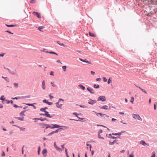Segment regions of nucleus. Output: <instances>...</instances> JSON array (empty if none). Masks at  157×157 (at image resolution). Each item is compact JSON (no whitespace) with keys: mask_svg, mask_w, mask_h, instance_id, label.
<instances>
[{"mask_svg":"<svg viewBox=\"0 0 157 157\" xmlns=\"http://www.w3.org/2000/svg\"><path fill=\"white\" fill-rule=\"evenodd\" d=\"M51 124L53 125L52 126V127H51V128H52V129L57 128H60V127H64V128H68V127H66V126H60V125H59L58 124Z\"/></svg>","mask_w":157,"mask_h":157,"instance_id":"f257e3e1","label":"nucleus"},{"mask_svg":"<svg viewBox=\"0 0 157 157\" xmlns=\"http://www.w3.org/2000/svg\"><path fill=\"white\" fill-rule=\"evenodd\" d=\"M97 101H106L105 97L104 96H100L98 98Z\"/></svg>","mask_w":157,"mask_h":157,"instance_id":"f03ea898","label":"nucleus"},{"mask_svg":"<svg viewBox=\"0 0 157 157\" xmlns=\"http://www.w3.org/2000/svg\"><path fill=\"white\" fill-rule=\"evenodd\" d=\"M132 117L133 118L136 119H137L140 121H141L142 120L141 118L139 115L133 114H132Z\"/></svg>","mask_w":157,"mask_h":157,"instance_id":"7ed1b4c3","label":"nucleus"},{"mask_svg":"<svg viewBox=\"0 0 157 157\" xmlns=\"http://www.w3.org/2000/svg\"><path fill=\"white\" fill-rule=\"evenodd\" d=\"M33 119L36 120L35 121V122H37V121L36 120H40L42 121H48V120L45 117L42 118V117H41L40 118H35Z\"/></svg>","mask_w":157,"mask_h":157,"instance_id":"20e7f679","label":"nucleus"},{"mask_svg":"<svg viewBox=\"0 0 157 157\" xmlns=\"http://www.w3.org/2000/svg\"><path fill=\"white\" fill-rule=\"evenodd\" d=\"M97 101L95 100H93L91 99H90L88 100V103L89 104L93 105L94 104L96 103Z\"/></svg>","mask_w":157,"mask_h":157,"instance_id":"39448f33","label":"nucleus"},{"mask_svg":"<svg viewBox=\"0 0 157 157\" xmlns=\"http://www.w3.org/2000/svg\"><path fill=\"white\" fill-rule=\"evenodd\" d=\"M44 113V116L50 118L52 117V116H51L50 114H49L48 112L46 111Z\"/></svg>","mask_w":157,"mask_h":157,"instance_id":"423d86ee","label":"nucleus"},{"mask_svg":"<svg viewBox=\"0 0 157 157\" xmlns=\"http://www.w3.org/2000/svg\"><path fill=\"white\" fill-rule=\"evenodd\" d=\"M47 151L46 149H44L42 151V153L44 157H46L47 155Z\"/></svg>","mask_w":157,"mask_h":157,"instance_id":"0eeeda50","label":"nucleus"},{"mask_svg":"<svg viewBox=\"0 0 157 157\" xmlns=\"http://www.w3.org/2000/svg\"><path fill=\"white\" fill-rule=\"evenodd\" d=\"M33 14L36 16L38 18H40L41 17L40 13L34 11L33 12Z\"/></svg>","mask_w":157,"mask_h":157,"instance_id":"6e6552de","label":"nucleus"},{"mask_svg":"<svg viewBox=\"0 0 157 157\" xmlns=\"http://www.w3.org/2000/svg\"><path fill=\"white\" fill-rule=\"evenodd\" d=\"M54 146L55 148L58 151H59V152H61L62 151V150L61 148L60 147H58L56 144V143L55 142H54Z\"/></svg>","mask_w":157,"mask_h":157,"instance_id":"1a4fd4ad","label":"nucleus"},{"mask_svg":"<svg viewBox=\"0 0 157 157\" xmlns=\"http://www.w3.org/2000/svg\"><path fill=\"white\" fill-rule=\"evenodd\" d=\"M79 60L82 61V62H85V63H88V64H91V63L89 62V61L88 60H86V59H82V58H79Z\"/></svg>","mask_w":157,"mask_h":157,"instance_id":"9d476101","label":"nucleus"},{"mask_svg":"<svg viewBox=\"0 0 157 157\" xmlns=\"http://www.w3.org/2000/svg\"><path fill=\"white\" fill-rule=\"evenodd\" d=\"M87 90L92 94H94V90L90 87H88L87 88Z\"/></svg>","mask_w":157,"mask_h":157,"instance_id":"9b49d317","label":"nucleus"},{"mask_svg":"<svg viewBox=\"0 0 157 157\" xmlns=\"http://www.w3.org/2000/svg\"><path fill=\"white\" fill-rule=\"evenodd\" d=\"M117 141L118 140L115 139L112 142H111L110 141L109 144L110 145H113L114 144V143H116L117 144H118L119 143H117Z\"/></svg>","mask_w":157,"mask_h":157,"instance_id":"f8f14e48","label":"nucleus"},{"mask_svg":"<svg viewBox=\"0 0 157 157\" xmlns=\"http://www.w3.org/2000/svg\"><path fill=\"white\" fill-rule=\"evenodd\" d=\"M25 104L26 105H27L28 106H33L34 109H36V106L34 105L36 104L35 103H33V104L28 103H25Z\"/></svg>","mask_w":157,"mask_h":157,"instance_id":"ddd939ff","label":"nucleus"},{"mask_svg":"<svg viewBox=\"0 0 157 157\" xmlns=\"http://www.w3.org/2000/svg\"><path fill=\"white\" fill-rule=\"evenodd\" d=\"M25 110L22 111L19 114L20 116L22 117V116H25V115L24 113L26 111L28 110Z\"/></svg>","mask_w":157,"mask_h":157,"instance_id":"4468645a","label":"nucleus"},{"mask_svg":"<svg viewBox=\"0 0 157 157\" xmlns=\"http://www.w3.org/2000/svg\"><path fill=\"white\" fill-rule=\"evenodd\" d=\"M108 106L107 105H105L104 106H99V108L101 109H106L107 110Z\"/></svg>","mask_w":157,"mask_h":157,"instance_id":"2eb2a0df","label":"nucleus"},{"mask_svg":"<svg viewBox=\"0 0 157 157\" xmlns=\"http://www.w3.org/2000/svg\"><path fill=\"white\" fill-rule=\"evenodd\" d=\"M5 25L7 27H14L16 26H17L16 24H15V25H7V24H6Z\"/></svg>","mask_w":157,"mask_h":157,"instance_id":"dca6fc26","label":"nucleus"},{"mask_svg":"<svg viewBox=\"0 0 157 157\" xmlns=\"http://www.w3.org/2000/svg\"><path fill=\"white\" fill-rule=\"evenodd\" d=\"M140 143L143 146H145L147 145V143L144 140H141L140 141Z\"/></svg>","mask_w":157,"mask_h":157,"instance_id":"f3484780","label":"nucleus"},{"mask_svg":"<svg viewBox=\"0 0 157 157\" xmlns=\"http://www.w3.org/2000/svg\"><path fill=\"white\" fill-rule=\"evenodd\" d=\"M122 133V132H121L119 133H112V135L114 136H120L121 135Z\"/></svg>","mask_w":157,"mask_h":157,"instance_id":"a211bd4d","label":"nucleus"},{"mask_svg":"<svg viewBox=\"0 0 157 157\" xmlns=\"http://www.w3.org/2000/svg\"><path fill=\"white\" fill-rule=\"evenodd\" d=\"M42 88L43 90H45V81L43 80L42 82Z\"/></svg>","mask_w":157,"mask_h":157,"instance_id":"6ab92c4d","label":"nucleus"},{"mask_svg":"<svg viewBox=\"0 0 157 157\" xmlns=\"http://www.w3.org/2000/svg\"><path fill=\"white\" fill-rule=\"evenodd\" d=\"M78 86L79 87H80L82 90H84L85 89V87L82 84L79 85Z\"/></svg>","mask_w":157,"mask_h":157,"instance_id":"aec40b11","label":"nucleus"},{"mask_svg":"<svg viewBox=\"0 0 157 157\" xmlns=\"http://www.w3.org/2000/svg\"><path fill=\"white\" fill-rule=\"evenodd\" d=\"M15 118L16 119H18L19 120L21 121H24V117H15Z\"/></svg>","mask_w":157,"mask_h":157,"instance_id":"412c9836","label":"nucleus"},{"mask_svg":"<svg viewBox=\"0 0 157 157\" xmlns=\"http://www.w3.org/2000/svg\"><path fill=\"white\" fill-rule=\"evenodd\" d=\"M9 72L12 74L15 75L16 73V70L14 71H11V70H10Z\"/></svg>","mask_w":157,"mask_h":157,"instance_id":"4be33fe9","label":"nucleus"},{"mask_svg":"<svg viewBox=\"0 0 157 157\" xmlns=\"http://www.w3.org/2000/svg\"><path fill=\"white\" fill-rule=\"evenodd\" d=\"M61 101L63 102L64 101V100L61 98L59 99L58 100V101L56 103V104H58L59 102Z\"/></svg>","mask_w":157,"mask_h":157,"instance_id":"5701e85b","label":"nucleus"},{"mask_svg":"<svg viewBox=\"0 0 157 157\" xmlns=\"http://www.w3.org/2000/svg\"><path fill=\"white\" fill-rule=\"evenodd\" d=\"M46 126H47V127H46L45 128L44 130V132H45V129H48V128H50L52 129L51 127H52V126H51L50 124H46Z\"/></svg>","mask_w":157,"mask_h":157,"instance_id":"b1692460","label":"nucleus"},{"mask_svg":"<svg viewBox=\"0 0 157 157\" xmlns=\"http://www.w3.org/2000/svg\"><path fill=\"white\" fill-rule=\"evenodd\" d=\"M92 148V146L91 144H90V151H91V154L92 156H93L94 154V151L93 150H91V148Z\"/></svg>","mask_w":157,"mask_h":157,"instance_id":"393cba45","label":"nucleus"},{"mask_svg":"<svg viewBox=\"0 0 157 157\" xmlns=\"http://www.w3.org/2000/svg\"><path fill=\"white\" fill-rule=\"evenodd\" d=\"M57 43L59 45L62 46H63V47H65L64 44L63 43H60L59 41H57Z\"/></svg>","mask_w":157,"mask_h":157,"instance_id":"a878e982","label":"nucleus"},{"mask_svg":"<svg viewBox=\"0 0 157 157\" xmlns=\"http://www.w3.org/2000/svg\"><path fill=\"white\" fill-rule=\"evenodd\" d=\"M100 116L101 117H103L104 116H105L107 117H108L109 116L107 115L106 114H102L101 113H100L99 114Z\"/></svg>","mask_w":157,"mask_h":157,"instance_id":"bb28decb","label":"nucleus"},{"mask_svg":"<svg viewBox=\"0 0 157 157\" xmlns=\"http://www.w3.org/2000/svg\"><path fill=\"white\" fill-rule=\"evenodd\" d=\"M41 149H40V146H39L38 148V155H40V152Z\"/></svg>","mask_w":157,"mask_h":157,"instance_id":"cd10ccee","label":"nucleus"},{"mask_svg":"<svg viewBox=\"0 0 157 157\" xmlns=\"http://www.w3.org/2000/svg\"><path fill=\"white\" fill-rule=\"evenodd\" d=\"M45 28V27L44 26H41L39 27L37 29H38L39 30V31H40L42 32V31L41 30V29H43V28Z\"/></svg>","mask_w":157,"mask_h":157,"instance_id":"c85d7f7f","label":"nucleus"},{"mask_svg":"<svg viewBox=\"0 0 157 157\" xmlns=\"http://www.w3.org/2000/svg\"><path fill=\"white\" fill-rule=\"evenodd\" d=\"M0 99L2 101H5V100H6L4 95H2Z\"/></svg>","mask_w":157,"mask_h":157,"instance_id":"c756f323","label":"nucleus"},{"mask_svg":"<svg viewBox=\"0 0 157 157\" xmlns=\"http://www.w3.org/2000/svg\"><path fill=\"white\" fill-rule=\"evenodd\" d=\"M100 87V86L99 85H96V84H94V87L95 89H98Z\"/></svg>","mask_w":157,"mask_h":157,"instance_id":"7c9ffc66","label":"nucleus"},{"mask_svg":"<svg viewBox=\"0 0 157 157\" xmlns=\"http://www.w3.org/2000/svg\"><path fill=\"white\" fill-rule=\"evenodd\" d=\"M89 36H91V37H95V36L94 34L93 33H92L90 32H89Z\"/></svg>","mask_w":157,"mask_h":157,"instance_id":"2f4dec72","label":"nucleus"},{"mask_svg":"<svg viewBox=\"0 0 157 157\" xmlns=\"http://www.w3.org/2000/svg\"><path fill=\"white\" fill-rule=\"evenodd\" d=\"M65 150L66 155V156H67V157H69V156L68 155V154L67 149L66 148H65Z\"/></svg>","mask_w":157,"mask_h":157,"instance_id":"473e14b6","label":"nucleus"},{"mask_svg":"<svg viewBox=\"0 0 157 157\" xmlns=\"http://www.w3.org/2000/svg\"><path fill=\"white\" fill-rule=\"evenodd\" d=\"M39 125L41 126L42 128H44L45 126H46V124H44L43 123H40L39 124Z\"/></svg>","mask_w":157,"mask_h":157,"instance_id":"72a5a7b5","label":"nucleus"},{"mask_svg":"<svg viewBox=\"0 0 157 157\" xmlns=\"http://www.w3.org/2000/svg\"><path fill=\"white\" fill-rule=\"evenodd\" d=\"M2 78H4L6 81L8 82H9V79L7 77H5L3 76H2Z\"/></svg>","mask_w":157,"mask_h":157,"instance_id":"f704fd0d","label":"nucleus"},{"mask_svg":"<svg viewBox=\"0 0 157 157\" xmlns=\"http://www.w3.org/2000/svg\"><path fill=\"white\" fill-rule=\"evenodd\" d=\"M107 137H108V138H109L112 139H117V138L120 137H115V136H112L111 137L107 136Z\"/></svg>","mask_w":157,"mask_h":157,"instance_id":"c9c22d12","label":"nucleus"},{"mask_svg":"<svg viewBox=\"0 0 157 157\" xmlns=\"http://www.w3.org/2000/svg\"><path fill=\"white\" fill-rule=\"evenodd\" d=\"M21 98V97H17L14 98H12L11 99H13L18 100Z\"/></svg>","mask_w":157,"mask_h":157,"instance_id":"e433bc0d","label":"nucleus"},{"mask_svg":"<svg viewBox=\"0 0 157 157\" xmlns=\"http://www.w3.org/2000/svg\"><path fill=\"white\" fill-rule=\"evenodd\" d=\"M139 88L145 94H147V92L145 90L143 89L140 87H139Z\"/></svg>","mask_w":157,"mask_h":157,"instance_id":"4c0bfd02","label":"nucleus"},{"mask_svg":"<svg viewBox=\"0 0 157 157\" xmlns=\"http://www.w3.org/2000/svg\"><path fill=\"white\" fill-rule=\"evenodd\" d=\"M56 106L58 108H60V109H61V107H62V104H59V103L58 104H56Z\"/></svg>","mask_w":157,"mask_h":157,"instance_id":"58836bf2","label":"nucleus"},{"mask_svg":"<svg viewBox=\"0 0 157 157\" xmlns=\"http://www.w3.org/2000/svg\"><path fill=\"white\" fill-rule=\"evenodd\" d=\"M155 157V153L154 151H153L152 153V155L151 157Z\"/></svg>","mask_w":157,"mask_h":157,"instance_id":"ea45409f","label":"nucleus"},{"mask_svg":"<svg viewBox=\"0 0 157 157\" xmlns=\"http://www.w3.org/2000/svg\"><path fill=\"white\" fill-rule=\"evenodd\" d=\"M49 53L50 54H55V55H56L57 56H58V54L56 53V52H53V51H50L49 52Z\"/></svg>","mask_w":157,"mask_h":157,"instance_id":"a19ab883","label":"nucleus"},{"mask_svg":"<svg viewBox=\"0 0 157 157\" xmlns=\"http://www.w3.org/2000/svg\"><path fill=\"white\" fill-rule=\"evenodd\" d=\"M62 67L64 71H66L67 67L66 66H63Z\"/></svg>","mask_w":157,"mask_h":157,"instance_id":"79ce46f5","label":"nucleus"},{"mask_svg":"<svg viewBox=\"0 0 157 157\" xmlns=\"http://www.w3.org/2000/svg\"><path fill=\"white\" fill-rule=\"evenodd\" d=\"M111 81H112V78H109L108 81V82H107L108 84H109L111 82Z\"/></svg>","mask_w":157,"mask_h":157,"instance_id":"37998d69","label":"nucleus"},{"mask_svg":"<svg viewBox=\"0 0 157 157\" xmlns=\"http://www.w3.org/2000/svg\"><path fill=\"white\" fill-rule=\"evenodd\" d=\"M98 137L100 139H102L103 140L104 139V138L103 137L101 136L100 134H98Z\"/></svg>","mask_w":157,"mask_h":157,"instance_id":"c03bdc74","label":"nucleus"},{"mask_svg":"<svg viewBox=\"0 0 157 157\" xmlns=\"http://www.w3.org/2000/svg\"><path fill=\"white\" fill-rule=\"evenodd\" d=\"M134 100V98L133 97H132L131 98V99L130 100V102L132 104L133 103V101Z\"/></svg>","mask_w":157,"mask_h":157,"instance_id":"a18cd8bd","label":"nucleus"},{"mask_svg":"<svg viewBox=\"0 0 157 157\" xmlns=\"http://www.w3.org/2000/svg\"><path fill=\"white\" fill-rule=\"evenodd\" d=\"M51 84L52 86L54 87H55L56 86V85L55 84H54V82H51Z\"/></svg>","mask_w":157,"mask_h":157,"instance_id":"49530a36","label":"nucleus"},{"mask_svg":"<svg viewBox=\"0 0 157 157\" xmlns=\"http://www.w3.org/2000/svg\"><path fill=\"white\" fill-rule=\"evenodd\" d=\"M79 105L81 108H87V106L85 105Z\"/></svg>","mask_w":157,"mask_h":157,"instance_id":"de8ad7c7","label":"nucleus"},{"mask_svg":"<svg viewBox=\"0 0 157 157\" xmlns=\"http://www.w3.org/2000/svg\"><path fill=\"white\" fill-rule=\"evenodd\" d=\"M54 133H55L54 131H52V132H51L50 133H49L48 135V136H52V135H53V134H54Z\"/></svg>","mask_w":157,"mask_h":157,"instance_id":"09e8293b","label":"nucleus"},{"mask_svg":"<svg viewBox=\"0 0 157 157\" xmlns=\"http://www.w3.org/2000/svg\"><path fill=\"white\" fill-rule=\"evenodd\" d=\"M73 114L74 115H75V116L77 117H78V116L79 115V114H78L76 112H74L73 113Z\"/></svg>","mask_w":157,"mask_h":157,"instance_id":"8fccbe9b","label":"nucleus"},{"mask_svg":"<svg viewBox=\"0 0 157 157\" xmlns=\"http://www.w3.org/2000/svg\"><path fill=\"white\" fill-rule=\"evenodd\" d=\"M13 85H14V86L15 87L17 88L18 87V83H15L13 84Z\"/></svg>","mask_w":157,"mask_h":157,"instance_id":"3c124183","label":"nucleus"},{"mask_svg":"<svg viewBox=\"0 0 157 157\" xmlns=\"http://www.w3.org/2000/svg\"><path fill=\"white\" fill-rule=\"evenodd\" d=\"M40 111L42 112H45L46 111V110H45V109L44 108H41L40 109Z\"/></svg>","mask_w":157,"mask_h":157,"instance_id":"603ef678","label":"nucleus"},{"mask_svg":"<svg viewBox=\"0 0 157 157\" xmlns=\"http://www.w3.org/2000/svg\"><path fill=\"white\" fill-rule=\"evenodd\" d=\"M156 105L157 103L155 102L154 105V108L155 110L156 109Z\"/></svg>","mask_w":157,"mask_h":157,"instance_id":"864d4df0","label":"nucleus"},{"mask_svg":"<svg viewBox=\"0 0 157 157\" xmlns=\"http://www.w3.org/2000/svg\"><path fill=\"white\" fill-rule=\"evenodd\" d=\"M30 95H27V96H22L21 98H30Z\"/></svg>","mask_w":157,"mask_h":157,"instance_id":"5fc2aeb1","label":"nucleus"},{"mask_svg":"<svg viewBox=\"0 0 157 157\" xmlns=\"http://www.w3.org/2000/svg\"><path fill=\"white\" fill-rule=\"evenodd\" d=\"M1 155L2 156H4L5 155V153L3 151H2V154H1Z\"/></svg>","mask_w":157,"mask_h":157,"instance_id":"6e6d98bb","label":"nucleus"},{"mask_svg":"<svg viewBox=\"0 0 157 157\" xmlns=\"http://www.w3.org/2000/svg\"><path fill=\"white\" fill-rule=\"evenodd\" d=\"M48 101L46 99H44L43 101V102L44 103H46L47 104Z\"/></svg>","mask_w":157,"mask_h":157,"instance_id":"4d7b16f0","label":"nucleus"},{"mask_svg":"<svg viewBox=\"0 0 157 157\" xmlns=\"http://www.w3.org/2000/svg\"><path fill=\"white\" fill-rule=\"evenodd\" d=\"M30 2L32 3H34L36 2V0H31L30 1Z\"/></svg>","mask_w":157,"mask_h":157,"instance_id":"13d9d810","label":"nucleus"},{"mask_svg":"<svg viewBox=\"0 0 157 157\" xmlns=\"http://www.w3.org/2000/svg\"><path fill=\"white\" fill-rule=\"evenodd\" d=\"M103 81L105 82H107V79L105 77H103Z\"/></svg>","mask_w":157,"mask_h":157,"instance_id":"bf43d9fd","label":"nucleus"},{"mask_svg":"<svg viewBox=\"0 0 157 157\" xmlns=\"http://www.w3.org/2000/svg\"><path fill=\"white\" fill-rule=\"evenodd\" d=\"M13 107H15L16 108H18V107H19V106H18V105H17L16 104H13Z\"/></svg>","mask_w":157,"mask_h":157,"instance_id":"052dcab7","label":"nucleus"},{"mask_svg":"<svg viewBox=\"0 0 157 157\" xmlns=\"http://www.w3.org/2000/svg\"><path fill=\"white\" fill-rule=\"evenodd\" d=\"M19 128L20 129V130H22V131H24L25 129V128H23V127H20V128Z\"/></svg>","mask_w":157,"mask_h":157,"instance_id":"680f3d73","label":"nucleus"},{"mask_svg":"<svg viewBox=\"0 0 157 157\" xmlns=\"http://www.w3.org/2000/svg\"><path fill=\"white\" fill-rule=\"evenodd\" d=\"M103 131L102 129H100L99 131L98 132V134H100V133H102Z\"/></svg>","mask_w":157,"mask_h":157,"instance_id":"e2e57ef3","label":"nucleus"},{"mask_svg":"<svg viewBox=\"0 0 157 157\" xmlns=\"http://www.w3.org/2000/svg\"><path fill=\"white\" fill-rule=\"evenodd\" d=\"M5 53H2V54H0V57H3L5 55Z\"/></svg>","mask_w":157,"mask_h":157,"instance_id":"0e129e2a","label":"nucleus"},{"mask_svg":"<svg viewBox=\"0 0 157 157\" xmlns=\"http://www.w3.org/2000/svg\"><path fill=\"white\" fill-rule=\"evenodd\" d=\"M49 98L51 100H52V98H54V97L52 96L51 94H49Z\"/></svg>","mask_w":157,"mask_h":157,"instance_id":"69168bd1","label":"nucleus"},{"mask_svg":"<svg viewBox=\"0 0 157 157\" xmlns=\"http://www.w3.org/2000/svg\"><path fill=\"white\" fill-rule=\"evenodd\" d=\"M47 104L49 105H51L53 104V102H48Z\"/></svg>","mask_w":157,"mask_h":157,"instance_id":"338daca9","label":"nucleus"},{"mask_svg":"<svg viewBox=\"0 0 157 157\" xmlns=\"http://www.w3.org/2000/svg\"><path fill=\"white\" fill-rule=\"evenodd\" d=\"M128 157H134V155L132 153Z\"/></svg>","mask_w":157,"mask_h":157,"instance_id":"774afa93","label":"nucleus"}]
</instances>
